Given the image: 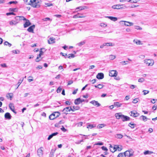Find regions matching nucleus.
I'll list each match as a JSON object with an SVG mask.
<instances>
[{"label": "nucleus", "instance_id": "obj_64", "mask_svg": "<svg viewBox=\"0 0 157 157\" xmlns=\"http://www.w3.org/2000/svg\"><path fill=\"white\" fill-rule=\"evenodd\" d=\"M136 86H135L134 85H131L130 86V88L131 89H134L135 87H136Z\"/></svg>", "mask_w": 157, "mask_h": 157}, {"label": "nucleus", "instance_id": "obj_40", "mask_svg": "<svg viewBox=\"0 0 157 157\" xmlns=\"http://www.w3.org/2000/svg\"><path fill=\"white\" fill-rule=\"evenodd\" d=\"M109 149L110 151L113 153H114L116 151V149L115 146L114 147H112V148H109Z\"/></svg>", "mask_w": 157, "mask_h": 157}, {"label": "nucleus", "instance_id": "obj_16", "mask_svg": "<svg viewBox=\"0 0 157 157\" xmlns=\"http://www.w3.org/2000/svg\"><path fill=\"white\" fill-rule=\"evenodd\" d=\"M124 6V5H113L112 6V8L114 9H119L122 8L121 6Z\"/></svg>", "mask_w": 157, "mask_h": 157}, {"label": "nucleus", "instance_id": "obj_27", "mask_svg": "<svg viewBox=\"0 0 157 157\" xmlns=\"http://www.w3.org/2000/svg\"><path fill=\"white\" fill-rule=\"evenodd\" d=\"M104 44H105V46H113L114 45V44H113L112 43H104Z\"/></svg>", "mask_w": 157, "mask_h": 157}, {"label": "nucleus", "instance_id": "obj_54", "mask_svg": "<svg viewBox=\"0 0 157 157\" xmlns=\"http://www.w3.org/2000/svg\"><path fill=\"white\" fill-rule=\"evenodd\" d=\"M17 3V1H10V2H9V3H8V4H16Z\"/></svg>", "mask_w": 157, "mask_h": 157}, {"label": "nucleus", "instance_id": "obj_43", "mask_svg": "<svg viewBox=\"0 0 157 157\" xmlns=\"http://www.w3.org/2000/svg\"><path fill=\"white\" fill-rule=\"evenodd\" d=\"M6 15L7 16H9V15H16V14L13 12L7 13H6Z\"/></svg>", "mask_w": 157, "mask_h": 157}, {"label": "nucleus", "instance_id": "obj_63", "mask_svg": "<svg viewBox=\"0 0 157 157\" xmlns=\"http://www.w3.org/2000/svg\"><path fill=\"white\" fill-rule=\"evenodd\" d=\"M78 89H77L75 90L72 92V94H75L77 92V91H78Z\"/></svg>", "mask_w": 157, "mask_h": 157}, {"label": "nucleus", "instance_id": "obj_5", "mask_svg": "<svg viewBox=\"0 0 157 157\" xmlns=\"http://www.w3.org/2000/svg\"><path fill=\"white\" fill-rule=\"evenodd\" d=\"M144 63L148 66H152L154 64V61L153 59H148L145 60Z\"/></svg>", "mask_w": 157, "mask_h": 157}, {"label": "nucleus", "instance_id": "obj_51", "mask_svg": "<svg viewBox=\"0 0 157 157\" xmlns=\"http://www.w3.org/2000/svg\"><path fill=\"white\" fill-rule=\"evenodd\" d=\"M126 21H121L120 22L121 24H124V25L126 26H129V25H128V24L125 23V22H126Z\"/></svg>", "mask_w": 157, "mask_h": 157}, {"label": "nucleus", "instance_id": "obj_22", "mask_svg": "<svg viewBox=\"0 0 157 157\" xmlns=\"http://www.w3.org/2000/svg\"><path fill=\"white\" fill-rule=\"evenodd\" d=\"M85 17V16H80L79 13H78L77 14L74 15L73 17L74 18H82Z\"/></svg>", "mask_w": 157, "mask_h": 157}, {"label": "nucleus", "instance_id": "obj_46", "mask_svg": "<svg viewBox=\"0 0 157 157\" xmlns=\"http://www.w3.org/2000/svg\"><path fill=\"white\" fill-rule=\"evenodd\" d=\"M138 100L139 98H135L133 100L132 102L134 104H136L138 102Z\"/></svg>", "mask_w": 157, "mask_h": 157}, {"label": "nucleus", "instance_id": "obj_38", "mask_svg": "<svg viewBox=\"0 0 157 157\" xmlns=\"http://www.w3.org/2000/svg\"><path fill=\"white\" fill-rule=\"evenodd\" d=\"M95 125H94L93 124H89L87 127V128H93L95 127Z\"/></svg>", "mask_w": 157, "mask_h": 157}, {"label": "nucleus", "instance_id": "obj_45", "mask_svg": "<svg viewBox=\"0 0 157 157\" xmlns=\"http://www.w3.org/2000/svg\"><path fill=\"white\" fill-rule=\"evenodd\" d=\"M138 2L137 0H129L128 2L131 3H136Z\"/></svg>", "mask_w": 157, "mask_h": 157}, {"label": "nucleus", "instance_id": "obj_25", "mask_svg": "<svg viewBox=\"0 0 157 157\" xmlns=\"http://www.w3.org/2000/svg\"><path fill=\"white\" fill-rule=\"evenodd\" d=\"M79 109H80V107L78 106H73V109L72 108L71 111L74 112V111H75V110H78Z\"/></svg>", "mask_w": 157, "mask_h": 157}, {"label": "nucleus", "instance_id": "obj_52", "mask_svg": "<svg viewBox=\"0 0 157 157\" xmlns=\"http://www.w3.org/2000/svg\"><path fill=\"white\" fill-rule=\"evenodd\" d=\"M60 54L63 56H64L65 58H66L67 57V54H64L62 52H61L60 53Z\"/></svg>", "mask_w": 157, "mask_h": 157}, {"label": "nucleus", "instance_id": "obj_13", "mask_svg": "<svg viewBox=\"0 0 157 157\" xmlns=\"http://www.w3.org/2000/svg\"><path fill=\"white\" fill-rule=\"evenodd\" d=\"M35 25H33L30 26L27 29V31L30 33H33V30L35 29Z\"/></svg>", "mask_w": 157, "mask_h": 157}, {"label": "nucleus", "instance_id": "obj_36", "mask_svg": "<svg viewBox=\"0 0 157 157\" xmlns=\"http://www.w3.org/2000/svg\"><path fill=\"white\" fill-rule=\"evenodd\" d=\"M117 157H125V156L124 153H120L118 154Z\"/></svg>", "mask_w": 157, "mask_h": 157}, {"label": "nucleus", "instance_id": "obj_15", "mask_svg": "<svg viewBox=\"0 0 157 157\" xmlns=\"http://www.w3.org/2000/svg\"><path fill=\"white\" fill-rule=\"evenodd\" d=\"M5 118L6 119L10 120L12 116L10 113L8 112L6 113L4 115Z\"/></svg>", "mask_w": 157, "mask_h": 157}, {"label": "nucleus", "instance_id": "obj_44", "mask_svg": "<svg viewBox=\"0 0 157 157\" xmlns=\"http://www.w3.org/2000/svg\"><path fill=\"white\" fill-rule=\"evenodd\" d=\"M116 58V56H114L113 55H110L109 56V59L111 60H113L115 59Z\"/></svg>", "mask_w": 157, "mask_h": 157}, {"label": "nucleus", "instance_id": "obj_47", "mask_svg": "<svg viewBox=\"0 0 157 157\" xmlns=\"http://www.w3.org/2000/svg\"><path fill=\"white\" fill-rule=\"evenodd\" d=\"M103 144V143L102 142H98L97 143H96L94 145H102Z\"/></svg>", "mask_w": 157, "mask_h": 157}, {"label": "nucleus", "instance_id": "obj_49", "mask_svg": "<svg viewBox=\"0 0 157 157\" xmlns=\"http://www.w3.org/2000/svg\"><path fill=\"white\" fill-rule=\"evenodd\" d=\"M42 20L44 21H51L52 20L50 19L49 17H46L44 18H43Z\"/></svg>", "mask_w": 157, "mask_h": 157}, {"label": "nucleus", "instance_id": "obj_9", "mask_svg": "<svg viewBox=\"0 0 157 157\" xmlns=\"http://www.w3.org/2000/svg\"><path fill=\"white\" fill-rule=\"evenodd\" d=\"M43 147H41L39 148L37 150V155L39 157H42L43 155V151L42 149Z\"/></svg>", "mask_w": 157, "mask_h": 157}, {"label": "nucleus", "instance_id": "obj_41", "mask_svg": "<svg viewBox=\"0 0 157 157\" xmlns=\"http://www.w3.org/2000/svg\"><path fill=\"white\" fill-rule=\"evenodd\" d=\"M9 10L13 12H15L17 11V9L16 8H10L9 9Z\"/></svg>", "mask_w": 157, "mask_h": 157}, {"label": "nucleus", "instance_id": "obj_10", "mask_svg": "<svg viewBox=\"0 0 157 157\" xmlns=\"http://www.w3.org/2000/svg\"><path fill=\"white\" fill-rule=\"evenodd\" d=\"M84 99H81L80 98H78L76 99L74 101V103L75 105H78L80 103L84 101Z\"/></svg>", "mask_w": 157, "mask_h": 157}, {"label": "nucleus", "instance_id": "obj_26", "mask_svg": "<svg viewBox=\"0 0 157 157\" xmlns=\"http://www.w3.org/2000/svg\"><path fill=\"white\" fill-rule=\"evenodd\" d=\"M153 152L151 151H150L148 150H147L144 152V155H146L147 154H151L152 153H153Z\"/></svg>", "mask_w": 157, "mask_h": 157}, {"label": "nucleus", "instance_id": "obj_59", "mask_svg": "<svg viewBox=\"0 0 157 157\" xmlns=\"http://www.w3.org/2000/svg\"><path fill=\"white\" fill-rule=\"evenodd\" d=\"M101 148L103 150L105 151H107L108 150V149H107V148L105 146L102 147Z\"/></svg>", "mask_w": 157, "mask_h": 157}, {"label": "nucleus", "instance_id": "obj_17", "mask_svg": "<svg viewBox=\"0 0 157 157\" xmlns=\"http://www.w3.org/2000/svg\"><path fill=\"white\" fill-rule=\"evenodd\" d=\"M139 119L140 120H142L144 121H147V119L150 120V119H148L147 118L146 116H144L143 115H142L139 118Z\"/></svg>", "mask_w": 157, "mask_h": 157}, {"label": "nucleus", "instance_id": "obj_33", "mask_svg": "<svg viewBox=\"0 0 157 157\" xmlns=\"http://www.w3.org/2000/svg\"><path fill=\"white\" fill-rule=\"evenodd\" d=\"M105 124H99L98 125L97 128L99 129H100L105 126Z\"/></svg>", "mask_w": 157, "mask_h": 157}, {"label": "nucleus", "instance_id": "obj_57", "mask_svg": "<svg viewBox=\"0 0 157 157\" xmlns=\"http://www.w3.org/2000/svg\"><path fill=\"white\" fill-rule=\"evenodd\" d=\"M98 88L101 89L103 88V87L104 86V85L102 84H99L98 85Z\"/></svg>", "mask_w": 157, "mask_h": 157}, {"label": "nucleus", "instance_id": "obj_34", "mask_svg": "<svg viewBox=\"0 0 157 157\" xmlns=\"http://www.w3.org/2000/svg\"><path fill=\"white\" fill-rule=\"evenodd\" d=\"M67 56L68 58L71 59V58H74L75 57V56L73 54H70L67 55Z\"/></svg>", "mask_w": 157, "mask_h": 157}, {"label": "nucleus", "instance_id": "obj_21", "mask_svg": "<svg viewBox=\"0 0 157 157\" xmlns=\"http://www.w3.org/2000/svg\"><path fill=\"white\" fill-rule=\"evenodd\" d=\"M17 23L18 22L14 20H12L9 22V24L11 25H16Z\"/></svg>", "mask_w": 157, "mask_h": 157}, {"label": "nucleus", "instance_id": "obj_12", "mask_svg": "<svg viewBox=\"0 0 157 157\" xmlns=\"http://www.w3.org/2000/svg\"><path fill=\"white\" fill-rule=\"evenodd\" d=\"M104 77V75L102 73H98L96 76V78L98 79H101Z\"/></svg>", "mask_w": 157, "mask_h": 157}, {"label": "nucleus", "instance_id": "obj_29", "mask_svg": "<svg viewBox=\"0 0 157 157\" xmlns=\"http://www.w3.org/2000/svg\"><path fill=\"white\" fill-rule=\"evenodd\" d=\"M24 79V78H23L22 79H20L19 80L18 82L17 83V85H18V86L17 87V88L16 89H17L20 84L22 83V82L23 80Z\"/></svg>", "mask_w": 157, "mask_h": 157}, {"label": "nucleus", "instance_id": "obj_11", "mask_svg": "<svg viewBox=\"0 0 157 157\" xmlns=\"http://www.w3.org/2000/svg\"><path fill=\"white\" fill-rule=\"evenodd\" d=\"M90 103L92 104L94 106H96L97 107L99 106L101 104L98 101L95 100H93L90 102Z\"/></svg>", "mask_w": 157, "mask_h": 157}, {"label": "nucleus", "instance_id": "obj_58", "mask_svg": "<svg viewBox=\"0 0 157 157\" xmlns=\"http://www.w3.org/2000/svg\"><path fill=\"white\" fill-rule=\"evenodd\" d=\"M143 92H144V95H145L147 94L148 93H149V91L148 90H144L143 91Z\"/></svg>", "mask_w": 157, "mask_h": 157}, {"label": "nucleus", "instance_id": "obj_3", "mask_svg": "<svg viewBox=\"0 0 157 157\" xmlns=\"http://www.w3.org/2000/svg\"><path fill=\"white\" fill-rule=\"evenodd\" d=\"M134 151L132 149H130L124 152L125 156L131 157L133 155Z\"/></svg>", "mask_w": 157, "mask_h": 157}, {"label": "nucleus", "instance_id": "obj_18", "mask_svg": "<svg viewBox=\"0 0 157 157\" xmlns=\"http://www.w3.org/2000/svg\"><path fill=\"white\" fill-rule=\"evenodd\" d=\"M55 42V38L53 37H50L48 40V43L49 44H52Z\"/></svg>", "mask_w": 157, "mask_h": 157}, {"label": "nucleus", "instance_id": "obj_56", "mask_svg": "<svg viewBox=\"0 0 157 157\" xmlns=\"http://www.w3.org/2000/svg\"><path fill=\"white\" fill-rule=\"evenodd\" d=\"M61 90H62V88H60V87H59L57 88V89L56 90V91L57 93H59L60 92Z\"/></svg>", "mask_w": 157, "mask_h": 157}, {"label": "nucleus", "instance_id": "obj_23", "mask_svg": "<svg viewBox=\"0 0 157 157\" xmlns=\"http://www.w3.org/2000/svg\"><path fill=\"white\" fill-rule=\"evenodd\" d=\"M114 105L115 106H117V107H119L122 105V104L120 103L119 102H115L114 103Z\"/></svg>", "mask_w": 157, "mask_h": 157}, {"label": "nucleus", "instance_id": "obj_4", "mask_svg": "<svg viewBox=\"0 0 157 157\" xmlns=\"http://www.w3.org/2000/svg\"><path fill=\"white\" fill-rule=\"evenodd\" d=\"M60 114V113L59 112H55L54 113H52L49 116V119L51 120H53L54 119V118H52L53 116L56 118L58 117Z\"/></svg>", "mask_w": 157, "mask_h": 157}, {"label": "nucleus", "instance_id": "obj_50", "mask_svg": "<svg viewBox=\"0 0 157 157\" xmlns=\"http://www.w3.org/2000/svg\"><path fill=\"white\" fill-rule=\"evenodd\" d=\"M144 78H141L138 79V81L139 82H142L144 81Z\"/></svg>", "mask_w": 157, "mask_h": 157}, {"label": "nucleus", "instance_id": "obj_19", "mask_svg": "<svg viewBox=\"0 0 157 157\" xmlns=\"http://www.w3.org/2000/svg\"><path fill=\"white\" fill-rule=\"evenodd\" d=\"M106 17L108 18L109 19H110L111 20L113 21H117V17H113L107 16V17Z\"/></svg>", "mask_w": 157, "mask_h": 157}, {"label": "nucleus", "instance_id": "obj_1", "mask_svg": "<svg viewBox=\"0 0 157 157\" xmlns=\"http://www.w3.org/2000/svg\"><path fill=\"white\" fill-rule=\"evenodd\" d=\"M24 1L27 5L36 8H39L41 3V0H24Z\"/></svg>", "mask_w": 157, "mask_h": 157}, {"label": "nucleus", "instance_id": "obj_8", "mask_svg": "<svg viewBox=\"0 0 157 157\" xmlns=\"http://www.w3.org/2000/svg\"><path fill=\"white\" fill-rule=\"evenodd\" d=\"M71 110L72 107L71 106L67 107L64 108L62 110V112H63V113L67 115L68 114L67 112H70L71 111Z\"/></svg>", "mask_w": 157, "mask_h": 157}, {"label": "nucleus", "instance_id": "obj_2", "mask_svg": "<svg viewBox=\"0 0 157 157\" xmlns=\"http://www.w3.org/2000/svg\"><path fill=\"white\" fill-rule=\"evenodd\" d=\"M115 116L117 119H121L123 122L129 121L130 120V118L129 117L121 114V113H116L115 114Z\"/></svg>", "mask_w": 157, "mask_h": 157}, {"label": "nucleus", "instance_id": "obj_62", "mask_svg": "<svg viewBox=\"0 0 157 157\" xmlns=\"http://www.w3.org/2000/svg\"><path fill=\"white\" fill-rule=\"evenodd\" d=\"M135 29H142V28L140 27V26H135Z\"/></svg>", "mask_w": 157, "mask_h": 157}, {"label": "nucleus", "instance_id": "obj_31", "mask_svg": "<svg viewBox=\"0 0 157 157\" xmlns=\"http://www.w3.org/2000/svg\"><path fill=\"white\" fill-rule=\"evenodd\" d=\"M55 150H53L52 149L50 153L49 154L50 157H53L54 156V153L55 152Z\"/></svg>", "mask_w": 157, "mask_h": 157}, {"label": "nucleus", "instance_id": "obj_30", "mask_svg": "<svg viewBox=\"0 0 157 157\" xmlns=\"http://www.w3.org/2000/svg\"><path fill=\"white\" fill-rule=\"evenodd\" d=\"M9 107L10 109L12 111L14 110V106L13 105V104L10 103L9 105Z\"/></svg>", "mask_w": 157, "mask_h": 157}, {"label": "nucleus", "instance_id": "obj_39", "mask_svg": "<svg viewBox=\"0 0 157 157\" xmlns=\"http://www.w3.org/2000/svg\"><path fill=\"white\" fill-rule=\"evenodd\" d=\"M85 43V41H83L78 43L77 44L79 46H81L84 44Z\"/></svg>", "mask_w": 157, "mask_h": 157}, {"label": "nucleus", "instance_id": "obj_28", "mask_svg": "<svg viewBox=\"0 0 157 157\" xmlns=\"http://www.w3.org/2000/svg\"><path fill=\"white\" fill-rule=\"evenodd\" d=\"M13 94L11 93H9L6 95V97L7 98H10V100H11V99L13 97Z\"/></svg>", "mask_w": 157, "mask_h": 157}, {"label": "nucleus", "instance_id": "obj_32", "mask_svg": "<svg viewBox=\"0 0 157 157\" xmlns=\"http://www.w3.org/2000/svg\"><path fill=\"white\" fill-rule=\"evenodd\" d=\"M4 44L5 45L8 46L9 47H10L12 44L7 41H6L4 43Z\"/></svg>", "mask_w": 157, "mask_h": 157}, {"label": "nucleus", "instance_id": "obj_20", "mask_svg": "<svg viewBox=\"0 0 157 157\" xmlns=\"http://www.w3.org/2000/svg\"><path fill=\"white\" fill-rule=\"evenodd\" d=\"M88 9V7L86 6H81L79 7H77L76 8V10L78 9H79L80 10H84L85 9Z\"/></svg>", "mask_w": 157, "mask_h": 157}, {"label": "nucleus", "instance_id": "obj_37", "mask_svg": "<svg viewBox=\"0 0 157 157\" xmlns=\"http://www.w3.org/2000/svg\"><path fill=\"white\" fill-rule=\"evenodd\" d=\"M41 56V55L39 54L37 55V56L35 60L36 62H39L42 59H39V58Z\"/></svg>", "mask_w": 157, "mask_h": 157}, {"label": "nucleus", "instance_id": "obj_55", "mask_svg": "<svg viewBox=\"0 0 157 157\" xmlns=\"http://www.w3.org/2000/svg\"><path fill=\"white\" fill-rule=\"evenodd\" d=\"M42 49L45 50V49L44 48H41L40 49V53H39V54H40L41 56L43 54V53H44V52L42 51Z\"/></svg>", "mask_w": 157, "mask_h": 157}, {"label": "nucleus", "instance_id": "obj_35", "mask_svg": "<svg viewBox=\"0 0 157 157\" xmlns=\"http://www.w3.org/2000/svg\"><path fill=\"white\" fill-rule=\"evenodd\" d=\"M123 137V136L121 134H117L116 135V137L118 139H121Z\"/></svg>", "mask_w": 157, "mask_h": 157}, {"label": "nucleus", "instance_id": "obj_14", "mask_svg": "<svg viewBox=\"0 0 157 157\" xmlns=\"http://www.w3.org/2000/svg\"><path fill=\"white\" fill-rule=\"evenodd\" d=\"M25 21L26 22L24 24V28H26L31 25V23L29 20L26 19Z\"/></svg>", "mask_w": 157, "mask_h": 157}, {"label": "nucleus", "instance_id": "obj_53", "mask_svg": "<svg viewBox=\"0 0 157 157\" xmlns=\"http://www.w3.org/2000/svg\"><path fill=\"white\" fill-rule=\"evenodd\" d=\"M12 52L14 54H19L20 53V51L19 50H13L12 51Z\"/></svg>", "mask_w": 157, "mask_h": 157}, {"label": "nucleus", "instance_id": "obj_60", "mask_svg": "<svg viewBox=\"0 0 157 157\" xmlns=\"http://www.w3.org/2000/svg\"><path fill=\"white\" fill-rule=\"evenodd\" d=\"M61 129L64 132H65L67 131V129H65L63 126H62V127L61 128Z\"/></svg>", "mask_w": 157, "mask_h": 157}, {"label": "nucleus", "instance_id": "obj_7", "mask_svg": "<svg viewBox=\"0 0 157 157\" xmlns=\"http://www.w3.org/2000/svg\"><path fill=\"white\" fill-rule=\"evenodd\" d=\"M117 74V72L116 70H111L109 73V75L111 77H116Z\"/></svg>", "mask_w": 157, "mask_h": 157}, {"label": "nucleus", "instance_id": "obj_61", "mask_svg": "<svg viewBox=\"0 0 157 157\" xmlns=\"http://www.w3.org/2000/svg\"><path fill=\"white\" fill-rule=\"evenodd\" d=\"M59 134V133L58 132H56L53 133H52L51 134V135L53 137L54 136H56Z\"/></svg>", "mask_w": 157, "mask_h": 157}, {"label": "nucleus", "instance_id": "obj_48", "mask_svg": "<svg viewBox=\"0 0 157 157\" xmlns=\"http://www.w3.org/2000/svg\"><path fill=\"white\" fill-rule=\"evenodd\" d=\"M19 20H26V19L25 18L24 16H19Z\"/></svg>", "mask_w": 157, "mask_h": 157}, {"label": "nucleus", "instance_id": "obj_24", "mask_svg": "<svg viewBox=\"0 0 157 157\" xmlns=\"http://www.w3.org/2000/svg\"><path fill=\"white\" fill-rule=\"evenodd\" d=\"M136 125V124H134L132 122H131L128 124V126L132 128H134L135 125Z\"/></svg>", "mask_w": 157, "mask_h": 157}, {"label": "nucleus", "instance_id": "obj_42", "mask_svg": "<svg viewBox=\"0 0 157 157\" xmlns=\"http://www.w3.org/2000/svg\"><path fill=\"white\" fill-rule=\"evenodd\" d=\"M115 146L116 148V151L117 150L118 151H120L122 150L121 148H120L119 147L118 145H115Z\"/></svg>", "mask_w": 157, "mask_h": 157}, {"label": "nucleus", "instance_id": "obj_6", "mask_svg": "<svg viewBox=\"0 0 157 157\" xmlns=\"http://www.w3.org/2000/svg\"><path fill=\"white\" fill-rule=\"evenodd\" d=\"M129 114L131 116L133 117H137L140 115V114L136 111H131L130 112Z\"/></svg>", "mask_w": 157, "mask_h": 157}]
</instances>
